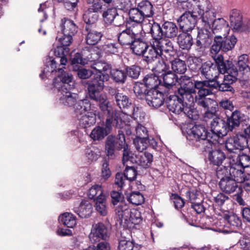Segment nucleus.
Segmentation results:
<instances>
[{
	"mask_svg": "<svg viewBox=\"0 0 250 250\" xmlns=\"http://www.w3.org/2000/svg\"><path fill=\"white\" fill-rule=\"evenodd\" d=\"M92 205L88 200H82L78 207L74 208V211L82 218H87L92 212Z\"/></svg>",
	"mask_w": 250,
	"mask_h": 250,
	"instance_id": "nucleus-25",
	"label": "nucleus"
},
{
	"mask_svg": "<svg viewBox=\"0 0 250 250\" xmlns=\"http://www.w3.org/2000/svg\"><path fill=\"white\" fill-rule=\"evenodd\" d=\"M195 103L200 106H201L207 110L204 114V118L207 121L208 119L213 120L218 116V104L215 100L210 99H204L195 100Z\"/></svg>",
	"mask_w": 250,
	"mask_h": 250,
	"instance_id": "nucleus-10",
	"label": "nucleus"
},
{
	"mask_svg": "<svg viewBox=\"0 0 250 250\" xmlns=\"http://www.w3.org/2000/svg\"><path fill=\"white\" fill-rule=\"evenodd\" d=\"M114 104L121 109H128L132 106L131 100L126 95L121 93L113 102Z\"/></svg>",
	"mask_w": 250,
	"mask_h": 250,
	"instance_id": "nucleus-43",
	"label": "nucleus"
},
{
	"mask_svg": "<svg viewBox=\"0 0 250 250\" xmlns=\"http://www.w3.org/2000/svg\"><path fill=\"white\" fill-rule=\"evenodd\" d=\"M91 68L98 72V74H103L102 72H105L111 68V64L104 61H98L94 62L91 65Z\"/></svg>",
	"mask_w": 250,
	"mask_h": 250,
	"instance_id": "nucleus-60",
	"label": "nucleus"
},
{
	"mask_svg": "<svg viewBox=\"0 0 250 250\" xmlns=\"http://www.w3.org/2000/svg\"><path fill=\"white\" fill-rule=\"evenodd\" d=\"M163 45L161 43L150 42V45L145 53L143 58V61L147 63H151L154 62L156 59L161 57L162 55Z\"/></svg>",
	"mask_w": 250,
	"mask_h": 250,
	"instance_id": "nucleus-18",
	"label": "nucleus"
},
{
	"mask_svg": "<svg viewBox=\"0 0 250 250\" xmlns=\"http://www.w3.org/2000/svg\"><path fill=\"white\" fill-rule=\"evenodd\" d=\"M102 17L104 23L106 25L114 24L119 26L124 23V18L118 14L116 8L110 7L104 10Z\"/></svg>",
	"mask_w": 250,
	"mask_h": 250,
	"instance_id": "nucleus-19",
	"label": "nucleus"
},
{
	"mask_svg": "<svg viewBox=\"0 0 250 250\" xmlns=\"http://www.w3.org/2000/svg\"><path fill=\"white\" fill-rule=\"evenodd\" d=\"M197 83L199 89L195 97V100L207 99L206 97L213 94L214 90L218 89L219 86V82L215 79L199 81Z\"/></svg>",
	"mask_w": 250,
	"mask_h": 250,
	"instance_id": "nucleus-9",
	"label": "nucleus"
},
{
	"mask_svg": "<svg viewBox=\"0 0 250 250\" xmlns=\"http://www.w3.org/2000/svg\"><path fill=\"white\" fill-rule=\"evenodd\" d=\"M108 237L107 229L102 223H98L92 226L89 238L92 243L100 242L101 240H106Z\"/></svg>",
	"mask_w": 250,
	"mask_h": 250,
	"instance_id": "nucleus-21",
	"label": "nucleus"
},
{
	"mask_svg": "<svg viewBox=\"0 0 250 250\" xmlns=\"http://www.w3.org/2000/svg\"><path fill=\"white\" fill-rule=\"evenodd\" d=\"M110 75L113 81L119 84L124 83L127 78L125 69H113L110 71Z\"/></svg>",
	"mask_w": 250,
	"mask_h": 250,
	"instance_id": "nucleus-45",
	"label": "nucleus"
},
{
	"mask_svg": "<svg viewBox=\"0 0 250 250\" xmlns=\"http://www.w3.org/2000/svg\"><path fill=\"white\" fill-rule=\"evenodd\" d=\"M116 206L115 212L118 220L121 222L123 220L125 222L127 221L131 210L129 205L124 202H121V203Z\"/></svg>",
	"mask_w": 250,
	"mask_h": 250,
	"instance_id": "nucleus-27",
	"label": "nucleus"
},
{
	"mask_svg": "<svg viewBox=\"0 0 250 250\" xmlns=\"http://www.w3.org/2000/svg\"><path fill=\"white\" fill-rule=\"evenodd\" d=\"M109 78L107 74H96L93 78L87 81L86 84L90 99L102 94L101 92L104 89V82H107Z\"/></svg>",
	"mask_w": 250,
	"mask_h": 250,
	"instance_id": "nucleus-6",
	"label": "nucleus"
},
{
	"mask_svg": "<svg viewBox=\"0 0 250 250\" xmlns=\"http://www.w3.org/2000/svg\"><path fill=\"white\" fill-rule=\"evenodd\" d=\"M125 70L127 76H128L133 79H137L140 75L141 68L138 65H132L130 66H127L125 68Z\"/></svg>",
	"mask_w": 250,
	"mask_h": 250,
	"instance_id": "nucleus-63",
	"label": "nucleus"
},
{
	"mask_svg": "<svg viewBox=\"0 0 250 250\" xmlns=\"http://www.w3.org/2000/svg\"><path fill=\"white\" fill-rule=\"evenodd\" d=\"M148 90H149V89L144 82H137L133 87L134 93L136 96L140 99L144 98L146 99L147 96V91Z\"/></svg>",
	"mask_w": 250,
	"mask_h": 250,
	"instance_id": "nucleus-47",
	"label": "nucleus"
},
{
	"mask_svg": "<svg viewBox=\"0 0 250 250\" xmlns=\"http://www.w3.org/2000/svg\"><path fill=\"white\" fill-rule=\"evenodd\" d=\"M95 207L96 210L102 216L107 213L106 196L98 197L95 200Z\"/></svg>",
	"mask_w": 250,
	"mask_h": 250,
	"instance_id": "nucleus-48",
	"label": "nucleus"
},
{
	"mask_svg": "<svg viewBox=\"0 0 250 250\" xmlns=\"http://www.w3.org/2000/svg\"><path fill=\"white\" fill-rule=\"evenodd\" d=\"M85 42L87 44L94 45L101 40L103 35L101 32L92 29L88 25L85 26Z\"/></svg>",
	"mask_w": 250,
	"mask_h": 250,
	"instance_id": "nucleus-30",
	"label": "nucleus"
},
{
	"mask_svg": "<svg viewBox=\"0 0 250 250\" xmlns=\"http://www.w3.org/2000/svg\"><path fill=\"white\" fill-rule=\"evenodd\" d=\"M136 6L146 18L152 17L154 14L153 6L148 0H142L136 3Z\"/></svg>",
	"mask_w": 250,
	"mask_h": 250,
	"instance_id": "nucleus-36",
	"label": "nucleus"
},
{
	"mask_svg": "<svg viewBox=\"0 0 250 250\" xmlns=\"http://www.w3.org/2000/svg\"><path fill=\"white\" fill-rule=\"evenodd\" d=\"M177 95L180 97L185 105H188V102L193 103L195 101L196 95L195 89L185 90L178 89L176 93Z\"/></svg>",
	"mask_w": 250,
	"mask_h": 250,
	"instance_id": "nucleus-37",
	"label": "nucleus"
},
{
	"mask_svg": "<svg viewBox=\"0 0 250 250\" xmlns=\"http://www.w3.org/2000/svg\"><path fill=\"white\" fill-rule=\"evenodd\" d=\"M148 47V44L147 42L141 38L139 35L130 46V49L134 54L142 57Z\"/></svg>",
	"mask_w": 250,
	"mask_h": 250,
	"instance_id": "nucleus-28",
	"label": "nucleus"
},
{
	"mask_svg": "<svg viewBox=\"0 0 250 250\" xmlns=\"http://www.w3.org/2000/svg\"><path fill=\"white\" fill-rule=\"evenodd\" d=\"M156 68L157 71L163 72L162 76L163 79V85L166 88L170 89L178 82L179 78L176 74L171 71L166 72L167 66L164 61H162V62L159 61V64L157 65Z\"/></svg>",
	"mask_w": 250,
	"mask_h": 250,
	"instance_id": "nucleus-16",
	"label": "nucleus"
},
{
	"mask_svg": "<svg viewBox=\"0 0 250 250\" xmlns=\"http://www.w3.org/2000/svg\"><path fill=\"white\" fill-rule=\"evenodd\" d=\"M167 92L160 91L159 87L149 89L147 91L146 101L149 106L157 108L164 104L165 98L167 96Z\"/></svg>",
	"mask_w": 250,
	"mask_h": 250,
	"instance_id": "nucleus-13",
	"label": "nucleus"
},
{
	"mask_svg": "<svg viewBox=\"0 0 250 250\" xmlns=\"http://www.w3.org/2000/svg\"><path fill=\"white\" fill-rule=\"evenodd\" d=\"M177 43L182 49L189 50L193 44V38L190 33L182 32L177 36Z\"/></svg>",
	"mask_w": 250,
	"mask_h": 250,
	"instance_id": "nucleus-34",
	"label": "nucleus"
},
{
	"mask_svg": "<svg viewBox=\"0 0 250 250\" xmlns=\"http://www.w3.org/2000/svg\"><path fill=\"white\" fill-rule=\"evenodd\" d=\"M102 50L107 55H117L122 52V47L118 42H108L102 46Z\"/></svg>",
	"mask_w": 250,
	"mask_h": 250,
	"instance_id": "nucleus-44",
	"label": "nucleus"
},
{
	"mask_svg": "<svg viewBox=\"0 0 250 250\" xmlns=\"http://www.w3.org/2000/svg\"><path fill=\"white\" fill-rule=\"evenodd\" d=\"M62 34L65 35L74 36L77 32L78 27L72 20L67 18L62 20L61 24Z\"/></svg>",
	"mask_w": 250,
	"mask_h": 250,
	"instance_id": "nucleus-31",
	"label": "nucleus"
},
{
	"mask_svg": "<svg viewBox=\"0 0 250 250\" xmlns=\"http://www.w3.org/2000/svg\"><path fill=\"white\" fill-rule=\"evenodd\" d=\"M230 27L234 32H242L250 28V20L244 21L243 18L229 21Z\"/></svg>",
	"mask_w": 250,
	"mask_h": 250,
	"instance_id": "nucleus-42",
	"label": "nucleus"
},
{
	"mask_svg": "<svg viewBox=\"0 0 250 250\" xmlns=\"http://www.w3.org/2000/svg\"><path fill=\"white\" fill-rule=\"evenodd\" d=\"M226 118H215L210 123V133L213 143L218 142L219 138L227 135L229 131H232L240 126L243 120L244 114L237 109L235 110L230 115L226 113Z\"/></svg>",
	"mask_w": 250,
	"mask_h": 250,
	"instance_id": "nucleus-1",
	"label": "nucleus"
},
{
	"mask_svg": "<svg viewBox=\"0 0 250 250\" xmlns=\"http://www.w3.org/2000/svg\"><path fill=\"white\" fill-rule=\"evenodd\" d=\"M58 71L59 74L53 79V88L61 93L60 103L65 106H74L78 99V95L71 92L75 87L73 76L61 68H58Z\"/></svg>",
	"mask_w": 250,
	"mask_h": 250,
	"instance_id": "nucleus-2",
	"label": "nucleus"
},
{
	"mask_svg": "<svg viewBox=\"0 0 250 250\" xmlns=\"http://www.w3.org/2000/svg\"><path fill=\"white\" fill-rule=\"evenodd\" d=\"M70 51L69 47H65L63 45L59 44L55 48L54 53L56 56L55 58L52 57H47L45 61L44 67L42 71V73L40 74V77L42 79H43V74H47L48 73H53L57 71V62L59 61L60 64L62 65H65L67 62V60L66 56L68 54Z\"/></svg>",
	"mask_w": 250,
	"mask_h": 250,
	"instance_id": "nucleus-4",
	"label": "nucleus"
},
{
	"mask_svg": "<svg viewBox=\"0 0 250 250\" xmlns=\"http://www.w3.org/2000/svg\"><path fill=\"white\" fill-rule=\"evenodd\" d=\"M123 163L124 165H125V163L128 161H130L131 163L133 164H135V161H136V158H137V154H134L130 151V149H128V146L125 142V144L124 145V147H123Z\"/></svg>",
	"mask_w": 250,
	"mask_h": 250,
	"instance_id": "nucleus-52",
	"label": "nucleus"
},
{
	"mask_svg": "<svg viewBox=\"0 0 250 250\" xmlns=\"http://www.w3.org/2000/svg\"><path fill=\"white\" fill-rule=\"evenodd\" d=\"M131 107L133 108L129 114L132 115V117L138 122H142L145 118V113L143 111L142 107L136 106L132 104Z\"/></svg>",
	"mask_w": 250,
	"mask_h": 250,
	"instance_id": "nucleus-61",
	"label": "nucleus"
},
{
	"mask_svg": "<svg viewBox=\"0 0 250 250\" xmlns=\"http://www.w3.org/2000/svg\"><path fill=\"white\" fill-rule=\"evenodd\" d=\"M173 71L179 74H184L187 70V64L185 61L180 59H175L171 62Z\"/></svg>",
	"mask_w": 250,
	"mask_h": 250,
	"instance_id": "nucleus-53",
	"label": "nucleus"
},
{
	"mask_svg": "<svg viewBox=\"0 0 250 250\" xmlns=\"http://www.w3.org/2000/svg\"><path fill=\"white\" fill-rule=\"evenodd\" d=\"M226 158L225 153L220 149H215L209 151L208 155V159L210 165L216 166L218 167V169H220L223 167H220L222 166L223 162Z\"/></svg>",
	"mask_w": 250,
	"mask_h": 250,
	"instance_id": "nucleus-24",
	"label": "nucleus"
},
{
	"mask_svg": "<svg viewBox=\"0 0 250 250\" xmlns=\"http://www.w3.org/2000/svg\"><path fill=\"white\" fill-rule=\"evenodd\" d=\"M93 106L87 99H83L77 101L73 106L74 112L76 117L85 114L86 112L94 110Z\"/></svg>",
	"mask_w": 250,
	"mask_h": 250,
	"instance_id": "nucleus-26",
	"label": "nucleus"
},
{
	"mask_svg": "<svg viewBox=\"0 0 250 250\" xmlns=\"http://www.w3.org/2000/svg\"><path fill=\"white\" fill-rule=\"evenodd\" d=\"M215 15L213 12H206L201 16V21L203 27L210 29L215 21Z\"/></svg>",
	"mask_w": 250,
	"mask_h": 250,
	"instance_id": "nucleus-51",
	"label": "nucleus"
},
{
	"mask_svg": "<svg viewBox=\"0 0 250 250\" xmlns=\"http://www.w3.org/2000/svg\"><path fill=\"white\" fill-rule=\"evenodd\" d=\"M128 15L129 20L131 21L139 24L137 26L141 25L140 24L146 18L136 6L129 10Z\"/></svg>",
	"mask_w": 250,
	"mask_h": 250,
	"instance_id": "nucleus-50",
	"label": "nucleus"
},
{
	"mask_svg": "<svg viewBox=\"0 0 250 250\" xmlns=\"http://www.w3.org/2000/svg\"><path fill=\"white\" fill-rule=\"evenodd\" d=\"M133 143L136 149L140 152H143L148 147L147 137H136L134 139Z\"/></svg>",
	"mask_w": 250,
	"mask_h": 250,
	"instance_id": "nucleus-62",
	"label": "nucleus"
},
{
	"mask_svg": "<svg viewBox=\"0 0 250 250\" xmlns=\"http://www.w3.org/2000/svg\"><path fill=\"white\" fill-rule=\"evenodd\" d=\"M178 83L180 84V87L178 89L185 90L199 89L197 84L199 81H196L193 82L192 77L187 75H182L179 78Z\"/></svg>",
	"mask_w": 250,
	"mask_h": 250,
	"instance_id": "nucleus-40",
	"label": "nucleus"
},
{
	"mask_svg": "<svg viewBox=\"0 0 250 250\" xmlns=\"http://www.w3.org/2000/svg\"><path fill=\"white\" fill-rule=\"evenodd\" d=\"M153 161V155L147 151L137 155L135 164L141 167L146 169L149 167Z\"/></svg>",
	"mask_w": 250,
	"mask_h": 250,
	"instance_id": "nucleus-29",
	"label": "nucleus"
},
{
	"mask_svg": "<svg viewBox=\"0 0 250 250\" xmlns=\"http://www.w3.org/2000/svg\"><path fill=\"white\" fill-rule=\"evenodd\" d=\"M124 131L122 129H119L117 138L109 135L107 137L105 143V150L107 156L110 159L115 156V150H121L125 144V136Z\"/></svg>",
	"mask_w": 250,
	"mask_h": 250,
	"instance_id": "nucleus-8",
	"label": "nucleus"
},
{
	"mask_svg": "<svg viewBox=\"0 0 250 250\" xmlns=\"http://www.w3.org/2000/svg\"><path fill=\"white\" fill-rule=\"evenodd\" d=\"M180 97L175 93L174 95H169L166 101L167 106L169 111L177 115H180L185 106L183 102L180 100Z\"/></svg>",
	"mask_w": 250,
	"mask_h": 250,
	"instance_id": "nucleus-23",
	"label": "nucleus"
},
{
	"mask_svg": "<svg viewBox=\"0 0 250 250\" xmlns=\"http://www.w3.org/2000/svg\"><path fill=\"white\" fill-rule=\"evenodd\" d=\"M202 59L200 57L191 55L188 56L187 60L189 68L194 71L198 69L200 70V67H201L202 64Z\"/></svg>",
	"mask_w": 250,
	"mask_h": 250,
	"instance_id": "nucleus-55",
	"label": "nucleus"
},
{
	"mask_svg": "<svg viewBox=\"0 0 250 250\" xmlns=\"http://www.w3.org/2000/svg\"><path fill=\"white\" fill-rule=\"evenodd\" d=\"M105 195L104 193L102 187L99 185H95L91 187L89 189L88 196L91 199H93L94 201L99 197H101Z\"/></svg>",
	"mask_w": 250,
	"mask_h": 250,
	"instance_id": "nucleus-54",
	"label": "nucleus"
},
{
	"mask_svg": "<svg viewBox=\"0 0 250 250\" xmlns=\"http://www.w3.org/2000/svg\"><path fill=\"white\" fill-rule=\"evenodd\" d=\"M199 70L202 76L207 80L216 79L218 77L216 65L211 61L202 63Z\"/></svg>",
	"mask_w": 250,
	"mask_h": 250,
	"instance_id": "nucleus-22",
	"label": "nucleus"
},
{
	"mask_svg": "<svg viewBox=\"0 0 250 250\" xmlns=\"http://www.w3.org/2000/svg\"><path fill=\"white\" fill-rule=\"evenodd\" d=\"M180 115H184L189 119L195 120L198 118V113L197 110L191 106L185 105L182 110V112Z\"/></svg>",
	"mask_w": 250,
	"mask_h": 250,
	"instance_id": "nucleus-56",
	"label": "nucleus"
},
{
	"mask_svg": "<svg viewBox=\"0 0 250 250\" xmlns=\"http://www.w3.org/2000/svg\"><path fill=\"white\" fill-rule=\"evenodd\" d=\"M79 125L82 128H86L94 124L96 122V115L92 112L77 116Z\"/></svg>",
	"mask_w": 250,
	"mask_h": 250,
	"instance_id": "nucleus-38",
	"label": "nucleus"
},
{
	"mask_svg": "<svg viewBox=\"0 0 250 250\" xmlns=\"http://www.w3.org/2000/svg\"><path fill=\"white\" fill-rule=\"evenodd\" d=\"M198 19L194 12H185L177 20L180 29L183 32L189 33L194 29Z\"/></svg>",
	"mask_w": 250,
	"mask_h": 250,
	"instance_id": "nucleus-11",
	"label": "nucleus"
},
{
	"mask_svg": "<svg viewBox=\"0 0 250 250\" xmlns=\"http://www.w3.org/2000/svg\"><path fill=\"white\" fill-rule=\"evenodd\" d=\"M238 79V76L225 75L224 81L222 83H219L218 90L220 91L233 92L234 91L231 85L235 82Z\"/></svg>",
	"mask_w": 250,
	"mask_h": 250,
	"instance_id": "nucleus-39",
	"label": "nucleus"
},
{
	"mask_svg": "<svg viewBox=\"0 0 250 250\" xmlns=\"http://www.w3.org/2000/svg\"><path fill=\"white\" fill-rule=\"evenodd\" d=\"M128 201L133 205H139L143 203L145 198L139 191L132 192L128 197Z\"/></svg>",
	"mask_w": 250,
	"mask_h": 250,
	"instance_id": "nucleus-59",
	"label": "nucleus"
},
{
	"mask_svg": "<svg viewBox=\"0 0 250 250\" xmlns=\"http://www.w3.org/2000/svg\"><path fill=\"white\" fill-rule=\"evenodd\" d=\"M143 81L149 89L158 87L161 83L159 77L153 73L146 75Z\"/></svg>",
	"mask_w": 250,
	"mask_h": 250,
	"instance_id": "nucleus-46",
	"label": "nucleus"
},
{
	"mask_svg": "<svg viewBox=\"0 0 250 250\" xmlns=\"http://www.w3.org/2000/svg\"><path fill=\"white\" fill-rule=\"evenodd\" d=\"M164 37L168 39H174L179 35V29L176 24L167 21L163 23Z\"/></svg>",
	"mask_w": 250,
	"mask_h": 250,
	"instance_id": "nucleus-32",
	"label": "nucleus"
},
{
	"mask_svg": "<svg viewBox=\"0 0 250 250\" xmlns=\"http://www.w3.org/2000/svg\"><path fill=\"white\" fill-rule=\"evenodd\" d=\"M99 17L98 13L87 10L83 15V19L86 25L90 27V25L94 24L98 21Z\"/></svg>",
	"mask_w": 250,
	"mask_h": 250,
	"instance_id": "nucleus-58",
	"label": "nucleus"
},
{
	"mask_svg": "<svg viewBox=\"0 0 250 250\" xmlns=\"http://www.w3.org/2000/svg\"><path fill=\"white\" fill-rule=\"evenodd\" d=\"M142 30L141 25L132 26L126 28L119 33L118 36V42L122 45L131 46L139 34V31Z\"/></svg>",
	"mask_w": 250,
	"mask_h": 250,
	"instance_id": "nucleus-12",
	"label": "nucleus"
},
{
	"mask_svg": "<svg viewBox=\"0 0 250 250\" xmlns=\"http://www.w3.org/2000/svg\"><path fill=\"white\" fill-rule=\"evenodd\" d=\"M60 222L69 228H73L76 225V217L71 213L65 212L59 217Z\"/></svg>",
	"mask_w": 250,
	"mask_h": 250,
	"instance_id": "nucleus-49",
	"label": "nucleus"
},
{
	"mask_svg": "<svg viewBox=\"0 0 250 250\" xmlns=\"http://www.w3.org/2000/svg\"><path fill=\"white\" fill-rule=\"evenodd\" d=\"M215 64L219 73L226 75L238 76V71L231 61L224 60L222 55H218L214 57Z\"/></svg>",
	"mask_w": 250,
	"mask_h": 250,
	"instance_id": "nucleus-15",
	"label": "nucleus"
},
{
	"mask_svg": "<svg viewBox=\"0 0 250 250\" xmlns=\"http://www.w3.org/2000/svg\"><path fill=\"white\" fill-rule=\"evenodd\" d=\"M235 168L232 167H223V168L217 169L216 174L219 177L221 175H225L221 178L219 186L222 191L226 193L230 194L235 192L238 188V183L232 177H235L234 171Z\"/></svg>",
	"mask_w": 250,
	"mask_h": 250,
	"instance_id": "nucleus-5",
	"label": "nucleus"
},
{
	"mask_svg": "<svg viewBox=\"0 0 250 250\" xmlns=\"http://www.w3.org/2000/svg\"><path fill=\"white\" fill-rule=\"evenodd\" d=\"M186 131L190 144L203 151H207L214 144L210 132L203 125H195L188 127Z\"/></svg>",
	"mask_w": 250,
	"mask_h": 250,
	"instance_id": "nucleus-3",
	"label": "nucleus"
},
{
	"mask_svg": "<svg viewBox=\"0 0 250 250\" xmlns=\"http://www.w3.org/2000/svg\"><path fill=\"white\" fill-rule=\"evenodd\" d=\"M214 38L211 32L208 29H200L198 31V35L195 43L196 46V50L198 52L203 51L205 48L210 46Z\"/></svg>",
	"mask_w": 250,
	"mask_h": 250,
	"instance_id": "nucleus-17",
	"label": "nucleus"
},
{
	"mask_svg": "<svg viewBox=\"0 0 250 250\" xmlns=\"http://www.w3.org/2000/svg\"><path fill=\"white\" fill-rule=\"evenodd\" d=\"M90 99L96 102L98 104L99 108L102 111L105 110L109 106L111 105L106 96L103 94L97 96L95 98H90Z\"/></svg>",
	"mask_w": 250,
	"mask_h": 250,
	"instance_id": "nucleus-57",
	"label": "nucleus"
},
{
	"mask_svg": "<svg viewBox=\"0 0 250 250\" xmlns=\"http://www.w3.org/2000/svg\"><path fill=\"white\" fill-rule=\"evenodd\" d=\"M106 116L105 125L112 127V125H117L118 120L117 111L112 105L109 106L105 110L102 111Z\"/></svg>",
	"mask_w": 250,
	"mask_h": 250,
	"instance_id": "nucleus-41",
	"label": "nucleus"
},
{
	"mask_svg": "<svg viewBox=\"0 0 250 250\" xmlns=\"http://www.w3.org/2000/svg\"><path fill=\"white\" fill-rule=\"evenodd\" d=\"M123 174L127 180L131 182L136 180L138 172L134 167L126 166Z\"/></svg>",
	"mask_w": 250,
	"mask_h": 250,
	"instance_id": "nucleus-64",
	"label": "nucleus"
},
{
	"mask_svg": "<svg viewBox=\"0 0 250 250\" xmlns=\"http://www.w3.org/2000/svg\"><path fill=\"white\" fill-rule=\"evenodd\" d=\"M211 28L214 34L222 33L223 35L228 34L229 30L228 22L222 18L216 19Z\"/></svg>",
	"mask_w": 250,
	"mask_h": 250,
	"instance_id": "nucleus-33",
	"label": "nucleus"
},
{
	"mask_svg": "<svg viewBox=\"0 0 250 250\" xmlns=\"http://www.w3.org/2000/svg\"><path fill=\"white\" fill-rule=\"evenodd\" d=\"M237 42V39L234 35L224 38L220 35L214 38L213 44L210 48V52L216 55L220 50L224 52L231 50Z\"/></svg>",
	"mask_w": 250,
	"mask_h": 250,
	"instance_id": "nucleus-7",
	"label": "nucleus"
},
{
	"mask_svg": "<svg viewBox=\"0 0 250 250\" xmlns=\"http://www.w3.org/2000/svg\"><path fill=\"white\" fill-rule=\"evenodd\" d=\"M146 26L148 28L146 32L150 34L152 38L150 42L162 44L164 37L163 25L161 26L160 24L152 20L149 21Z\"/></svg>",
	"mask_w": 250,
	"mask_h": 250,
	"instance_id": "nucleus-20",
	"label": "nucleus"
},
{
	"mask_svg": "<svg viewBox=\"0 0 250 250\" xmlns=\"http://www.w3.org/2000/svg\"><path fill=\"white\" fill-rule=\"evenodd\" d=\"M248 146L247 139L239 132L235 136L228 138L225 144L226 149L230 152H235L236 150H243Z\"/></svg>",
	"mask_w": 250,
	"mask_h": 250,
	"instance_id": "nucleus-14",
	"label": "nucleus"
},
{
	"mask_svg": "<svg viewBox=\"0 0 250 250\" xmlns=\"http://www.w3.org/2000/svg\"><path fill=\"white\" fill-rule=\"evenodd\" d=\"M112 127L105 125L104 127L96 126L91 131L90 137L94 141H101L110 133Z\"/></svg>",
	"mask_w": 250,
	"mask_h": 250,
	"instance_id": "nucleus-35",
	"label": "nucleus"
}]
</instances>
